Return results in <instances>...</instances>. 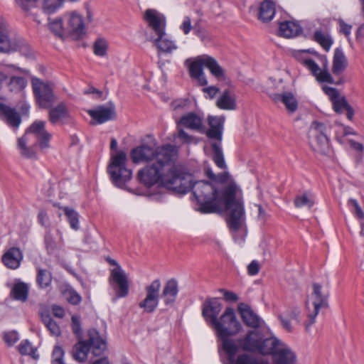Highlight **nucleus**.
Returning <instances> with one entry per match:
<instances>
[{"label":"nucleus","mask_w":364,"mask_h":364,"mask_svg":"<svg viewBox=\"0 0 364 364\" xmlns=\"http://www.w3.org/2000/svg\"><path fill=\"white\" fill-rule=\"evenodd\" d=\"M203 170L212 183L204 180L193 181V176L178 165L171 180V186L166 188L181 194L192 191L199 205L197 210L201 213H215L225 208L229 211L228 227L232 230H238L245 223L240 189L230 178L228 172L215 174L208 162L204 163Z\"/></svg>","instance_id":"obj_1"},{"label":"nucleus","mask_w":364,"mask_h":364,"mask_svg":"<svg viewBox=\"0 0 364 364\" xmlns=\"http://www.w3.org/2000/svg\"><path fill=\"white\" fill-rule=\"evenodd\" d=\"M130 156L135 164L151 162L139 171L138 178L141 183L149 187L157 183L164 187L171 186V180L178 166L175 164L176 151L173 146L168 144L154 149L141 145L133 149Z\"/></svg>","instance_id":"obj_2"},{"label":"nucleus","mask_w":364,"mask_h":364,"mask_svg":"<svg viewBox=\"0 0 364 364\" xmlns=\"http://www.w3.org/2000/svg\"><path fill=\"white\" fill-rule=\"evenodd\" d=\"M220 342L221 348H230L235 343L232 336L238 333L242 325L237 319L233 308L227 307L220 318L213 326Z\"/></svg>","instance_id":"obj_3"},{"label":"nucleus","mask_w":364,"mask_h":364,"mask_svg":"<svg viewBox=\"0 0 364 364\" xmlns=\"http://www.w3.org/2000/svg\"><path fill=\"white\" fill-rule=\"evenodd\" d=\"M117 141L112 138L110 142L112 151H116L111 154L110 164L107 167V171L110 176L112 183L120 188H124L126 183L132 176V171L127 167V154L124 151H117Z\"/></svg>","instance_id":"obj_4"},{"label":"nucleus","mask_w":364,"mask_h":364,"mask_svg":"<svg viewBox=\"0 0 364 364\" xmlns=\"http://www.w3.org/2000/svg\"><path fill=\"white\" fill-rule=\"evenodd\" d=\"M33 136L39 143L41 149L49 147V141L52 134L46 129V122L36 120L27 129L25 134L18 139L17 147L21 156L28 159L36 158V152L31 147L27 146V142Z\"/></svg>","instance_id":"obj_5"},{"label":"nucleus","mask_w":364,"mask_h":364,"mask_svg":"<svg viewBox=\"0 0 364 364\" xmlns=\"http://www.w3.org/2000/svg\"><path fill=\"white\" fill-rule=\"evenodd\" d=\"M88 339L85 341H79L72 350V356L77 362L83 363L87 358L90 350L95 356H100L107 350L105 340L95 329H90L87 333Z\"/></svg>","instance_id":"obj_6"},{"label":"nucleus","mask_w":364,"mask_h":364,"mask_svg":"<svg viewBox=\"0 0 364 364\" xmlns=\"http://www.w3.org/2000/svg\"><path fill=\"white\" fill-rule=\"evenodd\" d=\"M30 47L26 41L4 19L0 20V53L18 51L28 54Z\"/></svg>","instance_id":"obj_7"},{"label":"nucleus","mask_w":364,"mask_h":364,"mask_svg":"<svg viewBox=\"0 0 364 364\" xmlns=\"http://www.w3.org/2000/svg\"><path fill=\"white\" fill-rule=\"evenodd\" d=\"M107 261L116 267L111 270L110 283L114 287L116 295L118 298L125 297L129 294V281L126 272L122 269L117 262L113 259H108Z\"/></svg>","instance_id":"obj_8"},{"label":"nucleus","mask_w":364,"mask_h":364,"mask_svg":"<svg viewBox=\"0 0 364 364\" xmlns=\"http://www.w3.org/2000/svg\"><path fill=\"white\" fill-rule=\"evenodd\" d=\"M322 90L332 102L333 110L339 114L346 110L347 118L352 120L354 116V109L349 105L346 97L341 96L338 90L334 87L323 85Z\"/></svg>","instance_id":"obj_9"},{"label":"nucleus","mask_w":364,"mask_h":364,"mask_svg":"<svg viewBox=\"0 0 364 364\" xmlns=\"http://www.w3.org/2000/svg\"><path fill=\"white\" fill-rule=\"evenodd\" d=\"M65 31L68 36L75 40L81 38L85 34V26L82 16L77 11H71L63 15Z\"/></svg>","instance_id":"obj_10"},{"label":"nucleus","mask_w":364,"mask_h":364,"mask_svg":"<svg viewBox=\"0 0 364 364\" xmlns=\"http://www.w3.org/2000/svg\"><path fill=\"white\" fill-rule=\"evenodd\" d=\"M32 85L36 102L40 107L48 108L55 102L56 98L49 84L36 79L33 80Z\"/></svg>","instance_id":"obj_11"},{"label":"nucleus","mask_w":364,"mask_h":364,"mask_svg":"<svg viewBox=\"0 0 364 364\" xmlns=\"http://www.w3.org/2000/svg\"><path fill=\"white\" fill-rule=\"evenodd\" d=\"M161 287L160 279H156L145 287L146 297L139 303V306L143 309L144 312L152 313L157 308Z\"/></svg>","instance_id":"obj_12"},{"label":"nucleus","mask_w":364,"mask_h":364,"mask_svg":"<svg viewBox=\"0 0 364 364\" xmlns=\"http://www.w3.org/2000/svg\"><path fill=\"white\" fill-rule=\"evenodd\" d=\"M144 20L155 36L165 34L166 20L164 14L155 9H147L144 15Z\"/></svg>","instance_id":"obj_13"},{"label":"nucleus","mask_w":364,"mask_h":364,"mask_svg":"<svg viewBox=\"0 0 364 364\" xmlns=\"http://www.w3.org/2000/svg\"><path fill=\"white\" fill-rule=\"evenodd\" d=\"M228 355L223 360V364H269L267 361L256 359L247 354L239 355L236 359L235 354L238 351V347L236 343L232 344V347L229 348H222Z\"/></svg>","instance_id":"obj_14"},{"label":"nucleus","mask_w":364,"mask_h":364,"mask_svg":"<svg viewBox=\"0 0 364 364\" xmlns=\"http://www.w3.org/2000/svg\"><path fill=\"white\" fill-rule=\"evenodd\" d=\"M93 124H103L107 121L112 120L116 117L115 107L114 104L109 103L107 105L99 106L94 109L88 111Z\"/></svg>","instance_id":"obj_15"},{"label":"nucleus","mask_w":364,"mask_h":364,"mask_svg":"<svg viewBox=\"0 0 364 364\" xmlns=\"http://www.w3.org/2000/svg\"><path fill=\"white\" fill-rule=\"evenodd\" d=\"M205 55L198 56L194 60L187 59L186 64L188 65L190 76L196 80L200 85L208 84V80L203 71L205 67Z\"/></svg>","instance_id":"obj_16"},{"label":"nucleus","mask_w":364,"mask_h":364,"mask_svg":"<svg viewBox=\"0 0 364 364\" xmlns=\"http://www.w3.org/2000/svg\"><path fill=\"white\" fill-rule=\"evenodd\" d=\"M176 122L178 127L182 126L200 134L205 132L203 118L195 112H191L183 114Z\"/></svg>","instance_id":"obj_17"},{"label":"nucleus","mask_w":364,"mask_h":364,"mask_svg":"<svg viewBox=\"0 0 364 364\" xmlns=\"http://www.w3.org/2000/svg\"><path fill=\"white\" fill-rule=\"evenodd\" d=\"M223 305L218 298L208 299L202 307V315L206 322L212 326L218 320V316L221 311Z\"/></svg>","instance_id":"obj_18"},{"label":"nucleus","mask_w":364,"mask_h":364,"mask_svg":"<svg viewBox=\"0 0 364 364\" xmlns=\"http://www.w3.org/2000/svg\"><path fill=\"white\" fill-rule=\"evenodd\" d=\"M306 308L308 311L306 331L309 332L310 326L316 323V316L318 314V286L316 284H314V292L306 301Z\"/></svg>","instance_id":"obj_19"},{"label":"nucleus","mask_w":364,"mask_h":364,"mask_svg":"<svg viewBox=\"0 0 364 364\" xmlns=\"http://www.w3.org/2000/svg\"><path fill=\"white\" fill-rule=\"evenodd\" d=\"M238 311L244 323L250 328H257L262 326L263 320L252 310V309L245 303L238 305Z\"/></svg>","instance_id":"obj_20"},{"label":"nucleus","mask_w":364,"mask_h":364,"mask_svg":"<svg viewBox=\"0 0 364 364\" xmlns=\"http://www.w3.org/2000/svg\"><path fill=\"white\" fill-rule=\"evenodd\" d=\"M210 128H205V134L210 139H215L221 142L224 129L225 117L209 116L208 118Z\"/></svg>","instance_id":"obj_21"},{"label":"nucleus","mask_w":364,"mask_h":364,"mask_svg":"<svg viewBox=\"0 0 364 364\" xmlns=\"http://www.w3.org/2000/svg\"><path fill=\"white\" fill-rule=\"evenodd\" d=\"M23 259V255L20 248L12 247L9 248L2 255V263L10 269H17L20 267Z\"/></svg>","instance_id":"obj_22"},{"label":"nucleus","mask_w":364,"mask_h":364,"mask_svg":"<svg viewBox=\"0 0 364 364\" xmlns=\"http://www.w3.org/2000/svg\"><path fill=\"white\" fill-rule=\"evenodd\" d=\"M179 291L178 283L176 279H168L163 287L161 298L166 306H171L176 301Z\"/></svg>","instance_id":"obj_23"},{"label":"nucleus","mask_w":364,"mask_h":364,"mask_svg":"<svg viewBox=\"0 0 364 364\" xmlns=\"http://www.w3.org/2000/svg\"><path fill=\"white\" fill-rule=\"evenodd\" d=\"M308 53L316 55L317 52L315 50L311 49L299 50L294 53V56L308 68L315 77L316 81H318V66L314 60L307 56Z\"/></svg>","instance_id":"obj_24"},{"label":"nucleus","mask_w":364,"mask_h":364,"mask_svg":"<svg viewBox=\"0 0 364 364\" xmlns=\"http://www.w3.org/2000/svg\"><path fill=\"white\" fill-rule=\"evenodd\" d=\"M259 341V333L255 331H249L244 338L237 340V346L238 349L255 353L258 351Z\"/></svg>","instance_id":"obj_25"},{"label":"nucleus","mask_w":364,"mask_h":364,"mask_svg":"<svg viewBox=\"0 0 364 364\" xmlns=\"http://www.w3.org/2000/svg\"><path fill=\"white\" fill-rule=\"evenodd\" d=\"M274 364H295L296 355L284 343H282L272 356Z\"/></svg>","instance_id":"obj_26"},{"label":"nucleus","mask_w":364,"mask_h":364,"mask_svg":"<svg viewBox=\"0 0 364 364\" xmlns=\"http://www.w3.org/2000/svg\"><path fill=\"white\" fill-rule=\"evenodd\" d=\"M0 117L14 129H17L21 122V117L15 109L1 102Z\"/></svg>","instance_id":"obj_27"},{"label":"nucleus","mask_w":364,"mask_h":364,"mask_svg":"<svg viewBox=\"0 0 364 364\" xmlns=\"http://www.w3.org/2000/svg\"><path fill=\"white\" fill-rule=\"evenodd\" d=\"M302 32V28L297 22L285 21L281 22L279 26V36L287 38L299 36Z\"/></svg>","instance_id":"obj_28"},{"label":"nucleus","mask_w":364,"mask_h":364,"mask_svg":"<svg viewBox=\"0 0 364 364\" xmlns=\"http://www.w3.org/2000/svg\"><path fill=\"white\" fill-rule=\"evenodd\" d=\"M272 99L275 103L282 102L284 104L289 113L295 112L298 108V101L290 92L274 94L272 96Z\"/></svg>","instance_id":"obj_29"},{"label":"nucleus","mask_w":364,"mask_h":364,"mask_svg":"<svg viewBox=\"0 0 364 364\" xmlns=\"http://www.w3.org/2000/svg\"><path fill=\"white\" fill-rule=\"evenodd\" d=\"M216 106L223 110H235L237 108L235 96L231 91L226 89L216 101Z\"/></svg>","instance_id":"obj_30"},{"label":"nucleus","mask_w":364,"mask_h":364,"mask_svg":"<svg viewBox=\"0 0 364 364\" xmlns=\"http://www.w3.org/2000/svg\"><path fill=\"white\" fill-rule=\"evenodd\" d=\"M69 117V112L64 103H60L49 110V120L53 124L63 123Z\"/></svg>","instance_id":"obj_31"},{"label":"nucleus","mask_w":364,"mask_h":364,"mask_svg":"<svg viewBox=\"0 0 364 364\" xmlns=\"http://www.w3.org/2000/svg\"><path fill=\"white\" fill-rule=\"evenodd\" d=\"M40 316L42 322L44 323L47 329L51 335L59 336L60 335V328L58 324L51 318L49 310L46 308H41Z\"/></svg>","instance_id":"obj_32"},{"label":"nucleus","mask_w":364,"mask_h":364,"mask_svg":"<svg viewBox=\"0 0 364 364\" xmlns=\"http://www.w3.org/2000/svg\"><path fill=\"white\" fill-rule=\"evenodd\" d=\"M348 65L347 58L342 48L338 47L334 50L333 58V72L334 74L341 73Z\"/></svg>","instance_id":"obj_33"},{"label":"nucleus","mask_w":364,"mask_h":364,"mask_svg":"<svg viewBox=\"0 0 364 364\" xmlns=\"http://www.w3.org/2000/svg\"><path fill=\"white\" fill-rule=\"evenodd\" d=\"M276 12L275 4L270 0H264L259 6V19L263 22L270 21Z\"/></svg>","instance_id":"obj_34"},{"label":"nucleus","mask_w":364,"mask_h":364,"mask_svg":"<svg viewBox=\"0 0 364 364\" xmlns=\"http://www.w3.org/2000/svg\"><path fill=\"white\" fill-rule=\"evenodd\" d=\"M282 343L279 340L274 337L266 338L263 341L260 340L257 352L263 355H272L273 356Z\"/></svg>","instance_id":"obj_35"},{"label":"nucleus","mask_w":364,"mask_h":364,"mask_svg":"<svg viewBox=\"0 0 364 364\" xmlns=\"http://www.w3.org/2000/svg\"><path fill=\"white\" fill-rule=\"evenodd\" d=\"M156 36V38L152 36L151 38V41L154 42L159 51L164 53H171L177 48L175 43L166 38V33L161 36L157 35Z\"/></svg>","instance_id":"obj_36"},{"label":"nucleus","mask_w":364,"mask_h":364,"mask_svg":"<svg viewBox=\"0 0 364 364\" xmlns=\"http://www.w3.org/2000/svg\"><path fill=\"white\" fill-rule=\"evenodd\" d=\"M48 28L55 36L60 39H64L68 36L63 16L61 18L49 19Z\"/></svg>","instance_id":"obj_37"},{"label":"nucleus","mask_w":364,"mask_h":364,"mask_svg":"<svg viewBox=\"0 0 364 364\" xmlns=\"http://www.w3.org/2000/svg\"><path fill=\"white\" fill-rule=\"evenodd\" d=\"M28 290L29 288L27 284L18 282L14 285L11 295L14 299L24 302L28 299Z\"/></svg>","instance_id":"obj_38"},{"label":"nucleus","mask_w":364,"mask_h":364,"mask_svg":"<svg viewBox=\"0 0 364 364\" xmlns=\"http://www.w3.org/2000/svg\"><path fill=\"white\" fill-rule=\"evenodd\" d=\"M294 205L296 208H311L315 203V197L309 192L299 194L294 199Z\"/></svg>","instance_id":"obj_39"},{"label":"nucleus","mask_w":364,"mask_h":364,"mask_svg":"<svg viewBox=\"0 0 364 364\" xmlns=\"http://www.w3.org/2000/svg\"><path fill=\"white\" fill-rule=\"evenodd\" d=\"M213 152V160L216 166L221 169H226L227 165L225 161L223 152L220 143L214 142L211 145Z\"/></svg>","instance_id":"obj_40"},{"label":"nucleus","mask_w":364,"mask_h":364,"mask_svg":"<svg viewBox=\"0 0 364 364\" xmlns=\"http://www.w3.org/2000/svg\"><path fill=\"white\" fill-rule=\"evenodd\" d=\"M205 68H208L211 74L217 78L223 77L224 72L216 60L209 55H205Z\"/></svg>","instance_id":"obj_41"},{"label":"nucleus","mask_w":364,"mask_h":364,"mask_svg":"<svg viewBox=\"0 0 364 364\" xmlns=\"http://www.w3.org/2000/svg\"><path fill=\"white\" fill-rule=\"evenodd\" d=\"M36 282L41 288L48 287L52 282V275L50 272L46 269L40 267L37 268Z\"/></svg>","instance_id":"obj_42"},{"label":"nucleus","mask_w":364,"mask_h":364,"mask_svg":"<svg viewBox=\"0 0 364 364\" xmlns=\"http://www.w3.org/2000/svg\"><path fill=\"white\" fill-rule=\"evenodd\" d=\"M63 210L65 216L67 217L70 228L75 230H79L80 225L78 213L69 207H64L63 208Z\"/></svg>","instance_id":"obj_43"},{"label":"nucleus","mask_w":364,"mask_h":364,"mask_svg":"<svg viewBox=\"0 0 364 364\" xmlns=\"http://www.w3.org/2000/svg\"><path fill=\"white\" fill-rule=\"evenodd\" d=\"M309 143L314 151L318 146V122L314 121L309 131Z\"/></svg>","instance_id":"obj_44"},{"label":"nucleus","mask_w":364,"mask_h":364,"mask_svg":"<svg viewBox=\"0 0 364 364\" xmlns=\"http://www.w3.org/2000/svg\"><path fill=\"white\" fill-rule=\"evenodd\" d=\"M18 348L21 355H30L34 359L38 358V355L36 353V349L33 347L28 340L22 341L18 345Z\"/></svg>","instance_id":"obj_45"},{"label":"nucleus","mask_w":364,"mask_h":364,"mask_svg":"<svg viewBox=\"0 0 364 364\" xmlns=\"http://www.w3.org/2000/svg\"><path fill=\"white\" fill-rule=\"evenodd\" d=\"M68 302L72 305H78L82 301V296L70 286H68L63 291Z\"/></svg>","instance_id":"obj_46"},{"label":"nucleus","mask_w":364,"mask_h":364,"mask_svg":"<svg viewBox=\"0 0 364 364\" xmlns=\"http://www.w3.org/2000/svg\"><path fill=\"white\" fill-rule=\"evenodd\" d=\"M65 0H43V10L46 14L55 13L63 6Z\"/></svg>","instance_id":"obj_47"},{"label":"nucleus","mask_w":364,"mask_h":364,"mask_svg":"<svg viewBox=\"0 0 364 364\" xmlns=\"http://www.w3.org/2000/svg\"><path fill=\"white\" fill-rule=\"evenodd\" d=\"M27 84V81L23 77H12L9 84V89L11 92H21Z\"/></svg>","instance_id":"obj_48"},{"label":"nucleus","mask_w":364,"mask_h":364,"mask_svg":"<svg viewBox=\"0 0 364 364\" xmlns=\"http://www.w3.org/2000/svg\"><path fill=\"white\" fill-rule=\"evenodd\" d=\"M44 243L47 252L49 255L53 254L57 249V244L49 229L46 231Z\"/></svg>","instance_id":"obj_49"},{"label":"nucleus","mask_w":364,"mask_h":364,"mask_svg":"<svg viewBox=\"0 0 364 364\" xmlns=\"http://www.w3.org/2000/svg\"><path fill=\"white\" fill-rule=\"evenodd\" d=\"M107 43L102 38L97 39L93 46L94 53L98 56H104L107 53Z\"/></svg>","instance_id":"obj_50"},{"label":"nucleus","mask_w":364,"mask_h":364,"mask_svg":"<svg viewBox=\"0 0 364 364\" xmlns=\"http://www.w3.org/2000/svg\"><path fill=\"white\" fill-rule=\"evenodd\" d=\"M333 43L334 40L331 35L320 33V46H321L325 51L328 52Z\"/></svg>","instance_id":"obj_51"},{"label":"nucleus","mask_w":364,"mask_h":364,"mask_svg":"<svg viewBox=\"0 0 364 364\" xmlns=\"http://www.w3.org/2000/svg\"><path fill=\"white\" fill-rule=\"evenodd\" d=\"M65 352L61 346H55L52 353V364H63Z\"/></svg>","instance_id":"obj_52"},{"label":"nucleus","mask_w":364,"mask_h":364,"mask_svg":"<svg viewBox=\"0 0 364 364\" xmlns=\"http://www.w3.org/2000/svg\"><path fill=\"white\" fill-rule=\"evenodd\" d=\"M3 338L9 346H12L19 340V336L17 331H11L5 332Z\"/></svg>","instance_id":"obj_53"},{"label":"nucleus","mask_w":364,"mask_h":364,"mask_svg":"<svg viewBox=\"0 0 364 364\" xmlns=\"http://www.w3.org/2000/svg\"><path fill=\"white\" fill-rule=\"evenodd\" d=\"M190 104H191V102L188 100L180 99V100H175L173 102L172 106L174 109H181L183 110H187L189 109Z\"/></svg>","instance_id":"obj_54"},{"label":"nucleus","mask_w":364,"mask_h":364,"mask_svg":"<svg viewBox=\"0 0 364 364\" xmlns=\"http://www.w3.org/2000/svg\"><path fill=\"white\" fill-rule=\"evenodd\" d=\"M176 136L183 143L190 144L194 140V137L186 132L182 128H178Z\"/></svg>","instance_id":"obj_55"},{"label":"nucleus","mask_w":364,"mask_h":364,"mask_svg":"<svg viewBox=\"0 0 364 364\" xmlns=\"http://www.w3.org/2000/svg\"><path fill=\"white\" fill-rule=\"evenodd\" d=\"M339 24V32L345 35L346 38H348L351 33L352 26L346 23L343 19L338 20Z\"/></svg>","instance_id":"obj_56"},{"label":"nucleus","mask_w":364,"mask_h":364,"mask_svg":"<svg viewBox=\"0 0 364 364\" xmlns=\"http://www.w3.org/2000/svg\"><path fill=\"white\" fill-rule=\"evenodd\" d=\"M320 82H326L331 84L340 85L341 84V80H338L337 82H334L330 73L327 70H320Z\"/></svg>","instance_id":"obj_57"},{"label":"nucleus","mask_w":364,"mask_h":364,"mask_svg":"<svg viewBox=\"0 0 364 364\" xmlns=\"http://www.w3.org/2000/svg\"><path fill=\"white\" fill-rule=\"evenodd\" d=\"M219 291L223 294V298L227 301L235 302L238 300V296L233 291H228L224 289H220Z\"/></svg>","instance_id":"obj_58"},{"label":"nucleus","mask_w":364,"mask_h":364,"mask_svg":"<svg viewBox=\"0 0 364 364\" xmlns=\"http://www.w3.org/2000/svg\"><path fill=\"white\" fill-rule=\"evenodd\" d=\"M180 28L185 35H188L191 32L192 29L191 20L188 16L184 18Z\"/></svg>","instance_id":"obj_59"},{"label":"nucleus","mask_w":364,"mask_h":364,"mask_svg":"<svg viewBox=\"0 0 364 364\" xmlns=\"http://www.w3.org/2000/svg\"><path fill=\"white\" fill-rule=\"evenodd\" d=\"M38 223L44 227H47L48 224V216L46 210H41L38 214Z\"/></svg>","instance_id":"obj_60"},{"label":"nucleus","mask_w":364,"mask_h":364,"mask_svg":"<svg viewBox=\"0 0 364 364\" xmlns=\"http://www.w3.org/2000/svg\"><path fill=\"white\" fill-rule=\"evenodd\" d=\"M259 270V265L257 261L253 260L247 267V272L250 275H256Z\"/></svg>","instance_id":"obj_61"},{"label":"nucleus","mask_w":364,"mask_h":364,"mask_svg":"<svg viewBox=\"0 0 364 364\" xmlns=\"http://www.w3.org/2000/svg\"><path fill=\"white\" fill-rule=\"evenodd\" d=\"M51 309L55 317L63 318L65 316V310L62 306L54 304L52 306Z\"/></svg>","instance_id":"obj_62"},{"label":"nucleus","mask_w":364,"mask_h":364,"mask_svg":"<svg viewBox=\"0 0 364 364\" xmlns=\"http://www.w3.org/2000/svg\"><path fill=\"white\" fill-rule=\"evenodd\" d=\"M71 321L73 331L75 334H80L81 333V328L79 318L76 316H73L71 318Z\"/></svg>","instance_id":"obj_63"},{"label":"nucleus","mask_w":364,"mask_h":364,"mask_svg":"<svg viewBox=\"0 0 364 364\" xmlns=\"http://www.w3.org/2000/svg\"><path fill=\"white\" fill-rule=\"evenodd\" d=\"M37 0H16L17 4L23 10L29 9L31 4H34Z\"/></svg>","instance_id":"obj_64"}]
</instances>
